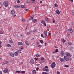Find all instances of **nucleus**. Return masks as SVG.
Masks as SVG:
<instances>
[{
	"label": "nucleus",
	"mask_w": 74,
	"mask_h": 74,
	"mask_svg": "<svg viewBox=\"0 0 74 74\" xmlns=\"http://www.w3.org/2000/svg\"><path fill=\"white\" fill-rule=\"evenodd\" d=\"M55 52H58V49H56Z\"/></svg>",
	"instance_id": "42"
},
{
	"label": "nucleus",
	"mask_w": 74,
	"mask_h": 74,
	"mask_svg": "<svg viewBox=\"0 0 74 74\" xmlns=\"http://www.w3.org/2000/svg\"><path fill=\"white\" fill-rule=\"evenodd\" d=\"M72 13L73 15L74 16V10H73L72 11Z\"/></svg>",
	"instance_id": "35"
},
{
	"label": "nucleus",
	"mask_w": 74,
	"mask_h": 74,
	"mask_svg": "<svg viewBox=\"0 0 74 74\" xmlns=\"http://www.w3.org/2000/svg\"><path fill=\"white\" fill-rule=\"evenodd\" d=\"M54 47H55V48H58V47H57V46H54Z\"/></svg>",
	"instance_id": "57"
},
{
	"label": "nucleus",
	"mask_w": 74,
	"mask_h": 74,
	"mask_svg": "<svg viewBox=\"0 0 74 74\" xmlns=\"http://www.w3.org/2000/svg\"><path fill=\"white\" fill-rule=\"evenodd\" d=\"M40 42L41 43V44H43V41L41 40H40Z\"/></svg>",
	"instance_id": "29"
},
{
	"label": "nucleus",
	"mask_w": 74,
	"mask_h": 74,
	"mask_svg": "<svg viewBox=\"0 0 74 74\" xmlns=\"http://www.w3.org/2000/svg\"><path fill=\"white\" fill-rule=\"evenodd\" d=\"M15 13V12L14 10H12L11 12V14L12 15L14 14Z\"/></svg>",
	"instance_id": "10"
},
{
	"label": "nucleus",
	"mask_w": 74,
	"mask_h": 74,
	"mask_svg": "<svg viewBox=\"0 0 74 74\" xmlns=\"http://www.w3.org/2000/svg\"><path fill=\"white\" fill-rule=\"evenodd\" d=\"M41 60H44V57H42Z\"/></svg>",
	"instance_id": "37"
},
{
	"label": "nucleus",
	"mask_w": 74,
	"mask_h": 74,
	"mask_svg": "<svg viewBox=\"0 0 74 74\" xmlns=\"http://www.w3.org/2000/svg\"><path fill=\"white\" fill-rule=\"evenodd\" d=\"M18 53H17V52H15L14 53V54H15V56H18Z\"/></svg>",
	"instance_id": "27"
},
{
	"label": "nucleus",
	"mask_w": 74,
	"mask_h": 74,
	"mask_svg": "<svg viewBox=\"0 0 74 74\" xmlns=\"http://www.w3.org/2000/svg\"><path fill=\"white\" fill-rule=\"evenodd\" d=\"M26 11H28V9H25Z\"/></svg>",
	"instance_id": "55"
},
{
	"label": "nucleus",
	"mask_w": 74,
	"mask_h": 74,
	"mask_svg": "<svg viewBox=\"0 0 74 74\" xmlns=\"http://www.w3.org/2000/svg\"><path fill=\"white\" fill-rule=\"evenodd\" d=\"M32 22L34 23H35V22H37V20L36 19H34L33 20Z\"/></svg>",
	"instance_id": "21"
},
{
	"label": "nucleus",
	"mask_w": 74,
	"mask_h": 74,
	"mask_svg": "<svg viewBox=\"0 0 74 74\" xmlns=\"http://www.w3.org/2000/svg\"><path fill=\"white\" fill-rule=\"evenodd\" d=\"M62 41L64 43L66 42V40H65V39H62Z\"/></svg>",
	"instance_id": "30"
},
{
	"label": "nucleus",
	"mask_w": 74,
	"mask_h": 74,
	"mask_svg": "<svg viewBox=\"0 0 74 74\" xmlns=\"http://www.w3.org/2000/svg\"><path fill=\"white\" fill-rule=\"evenodd\" d=\"M30 19H33V17H31L30 18Z\"/></svg>",
	"instance_id": "48"
},
{
	"label": "nucleus",
	"mask_w": 74,
	"mask_h": 74,
	"mask_svg": "<svg viewBox=\"0 0 74 74\" xmlns=\"http://www.w3.org/2000/svg\"><path fill=\"white\" fill-rule=\"evenodd\" d=\"M40 3L41 4L42 3V2L41 1H40Z\"/></svg>",
	"instance_id": "64"
},
{
	"label": "nucleus",
	"mask_w": 74,
	"mask_h": 74,
	"mask_svg": "<svg viewBox=\"0 0 74 74\" xmlns=\"http://www.w3.org/2000/svg\"><path fill=\"white\" fill-rule=\"evenodd\" d=\"M22 51V50H18L17 51V52L18 53H21V51Z\"/></svg>",
	"instance_id": "17"
},
{
	"label": "nucleus",
	"mask_w": 74,
	"mask_h": 74,
	"mask_svg": "<svg viewBox=\"0 0 74 74\" xmlns=\"http://www.w3.org/2000/svg\"><path fill=\"white\" fill-rule=\"evenodd\" d=\"M57 74H60V73L59 71H57Z\"/></svg>",
	"instance_id": "60"
},
{
	"label": "nucleus",
	"mask_w": 74,
	"mask_h": 74,
	"mask_svg": "<svg viewBox=\"0 0 74 74\" xmlns=\"http://www.w3.org/2000/svg\"><path fill=\"white\" fill-rule=\"evenodd\" d=\"M55 65H56V63L55 62H53L51 65V67L52 68H54L55 67Z\"/></svg>",
	"instance_id": "3"
},
{
	"label": "nucleus",
	"mask_w": 74,
	"mask_h": 74,
	"mask_svg": "<svg viewBox=\"0 0 74 74\" xmlns=\"http://www.w3.org/2000/svg\"><path fill=\"white\" fill-rule=\"evenodd\" d=\"M43 71H48V69L47 68H43Z\"/></svg>",
	"instance_id": "11"
},
{
	"label": "nucleus",
	"mask_w": 74,
	"mask_h": 74,
	"mask_svg": "<svg viewBox=\"0 0 74 74\" xmlns=\"http://www.w3.org/2000/svg\"><path fill=\"white\" fill-rule=\"evenodd\" d=\"M25 44H26V45H29V43L27 42H25Z\"/></svg>",
	"instance_id": "46"
},
{
	"label": "nucleus",
	"mask_w": 74,
	"mask_h": 74,
	"mask_svg": "<svg viewBox=\"0 0 74 74\" xmlns=\"http://www.w3.org/2000/svg\"><path fill=\"white\" fill-rule=\"evenodd\" d=\"M32 1H33L34 2L35 1V0H31Z\"/></svg>",
	"instance_id": "62"
},
{
	"label": "nucleus",
	"mask_w": 74,
	"mask_h": 74,
	"mask_svg": "<svg viewBox=\"0 0 74 74\" xmlns=\"http://www.w3.org/2000/svg\"><path fill=\"white\" fill-rule=\"evenodd\" d=\"M44 25L45 26H46L47 25V24L45 23H44Z\"/></svg>",
	"instance_id": "52"
},
{
	"label": "nucleus",
	"mask_w": 74,
	"mask_h": 74,
	"mask_svg": "<svg viewBox=\"0 0 74 74\" xmlns=\"http://www.w3.org/2000/svg\"><path fill=\"white\" fill-rule=\"evenodd\" d=\"M9 54L10 56H12V57H14L15 56L14 54H13V53H10Z\"/></svg>",
	"instance_id": "6"
},
{
	"label": "nucleus",
	"mask_w": 74,
	"mask_h": 74,
	"mask_svg": "<svg viewBox=\"0 0 74 74\" xmlns=\"http://www.w3.org/2000/svg\"><path fill=\"white\" fill-rule=\"evenodd\" d=\"M21 7L22 8H25V6L24 5H21Z\"/></svg>",
	"instance_id": "28"
},
{
	"label": "nucleus",
	"mask_w": 74,
	"mask_h": 74,
	"mask_svg": "<svg viewBox=\"0 0 74 74\" xmlns=\"http://www.w3.org/2000/svg\"><path fill=\"white\" fill-rule=\"evenodd\" d=\"M21 49H23V47H21Z\"/></svg>",
	"instance_id": "61"
},
{
	"label": "nucleus",
	"mask_w": 74,
	"mask_h": 74,
	"mask_svg": "<svg viewBox=\"0 0 74 74\" xmlns=\"http://www.w3.org/2000/svg\"><path fill=\"white\" fill-rule=\"evenodd\" d=\"M46 45H47V44L46 43H45V47L46 46Z\"/></svg>",
	"instance_id": "58"
},
{
	"label": "nucleus",
	"mask_w": 74,
	"mask_h": 74,
	"mask_svg": "<svg viewBox=\"0 0 74 74\" xmlns=\"http://www.w3.org/2000/svg\"><path fill=\"white\" fill-rule=\"evenodd\" d=\"M45 69H48V66H46L45 67Z\"/></svg>",
	"instance_id": "47"
},
{
	"label": "nucleus",
	"mask_w": 74,
	"mask_h": 74,
	"mask_svg": "<svg viewBox=\"0 0 74 74\" xmlns=\"http://www.w3.org/2000/svg\"><path fill=\"white\" fill-rule=\"evenodd\" d=\"M20 1L19 0H18L17 1V3H20Z\"/></svg>",
	"instance_id": "39"
},
{
	"label": "nucleus",
	"mask_w": 74,
	"mask_h": 74,
	"mask_svg": "<svg viewBox=\"0 0 74 74\" xmlns=\"http://www.w3.org/2000/svg\"><path fill=\"white\" fill-rule=\"evenodd\" d=\"M68 31L70 33H73V29L71 28H69V29Z\"/></svg>",
	"instance_id": "4"
},
{
	"label": "nucleus",
	"mask_w": 74,
	"mask_h": 74,
	"mask_svg": "<svg viewBox=\"0 0 74 74\" xmlns=\"http://www.w3.org/2000/svg\"><path fill=\"white\" fill-rule=\"evenodd\" d=\"M65 67H69V66L66 65H65Z\"/></svg>",
	"instance_id": "41"
},
{
	"label": "nucleus",
	"mask_w": 74,
	"mask_h": 74,
	"mask_svg": "<svg viewBox=\"0 0 74 74\" xmlns=\"http://www.w3.org/2000/svg\"><path fill=\"white\" fill-rule=\"evenodd\" d=\"M30 33H31V32H27L26 33V34H27V35H29V34H30Z\"/></svg>",
	"instance_id": "22"
},
{
	"label": "nucleus",
	"mask_w": 74,
	"mask_h": 74,
	"mask_svg": "<svg viewBox=\"0 0 74 74\" xmlns=\"http://www.w3.org/2000/svg\"><path fill=\"white\" fill-rule=\"evenodd\" d=\"M18 44L19 45H23V43L21 42H18Z\"/></svg>",
	"instance_id": "16"
},
{
	"label": "nucleus",
	"mask_w": 74,
	"mask_h": 74,
	"mask_svg": "<svg viewBox=\"0 0 74 74\" xmlns=\"http://www.w3.org/2000/svg\"><path fill=\"white\" fill-rule=\"evenodd\" d=\"M67 36H68V37H70V34H68L67 35Z\"/></svg>",
	"instance_id": "50"
},
{
	"label": "nucleus",
	"mask_w": 74,
	"mask_h": 74,
	"mask_svg": "<svg viewBox=\"0 0 74 74\" xmlns=\"http://www.w3.org/2000/svg\"><path fill=\"white\" fill-rule=\"evenodd\" d=\"M62 55V56H64V55H65V53L63 51H62L60 53Z\"/></svg>",
	"instance_id": "5"
},
{
	"label": "nucleus",
	"mask_w": 74,
	"mask_h": 74,
	"mask_svg": "<svg viewBox=\"0 0 74 74\" xmlns=\"http://www.w3.org/2000/svg\"><path fill=\"white\" fill-rule=\"evenodd\" d=\"M68 44H69V45H71L72 44V43H71V42H68Z\"/></svg>",
	"instance_id": "34"
},
{
	"label": "nucleus",
	"mask_w": 74,
	"mask_h": 74,
	"mask_svg": "<svg viewBox=\"0 0 74 74\" xmlns=\"http://www.w3.org/2000/svg\"><path fill=\"white\" fill-rule=\"evenodd\" d=\"M71 25H74L73 23H72L71 24Z\"/></svg>",
	"instance_id": "63"
},
{
	"label": "nucleus",
	"mask_w": 74,
	"mask_h": 74,
	"mask_svg": "<svg viewBox=\"0 0 74 74\" xmlns=\"http://www.w3.org/2000/svg\"><path fill=\"white\" fill-rule=\"evenodd\" d=\"M66 55L67 56H70V53H66Z\"/></svg>",
	"instance_id": "19"
},
{
	"label": "nucleus",
	"mask_w": 74,
	"mask_h": 74,
	"mask_svg": "<svg viewBox=\"0 0 74 74\" xmlns=\"http://www.w3.org/2000/svg\"><path fill=\"white\" fill-rule=\"evenodd\" d=\"M47 33H48L47 32V31H45V32H44L45 35V36H47Z\"/></svg>",
	"instance_id": "14"
},
{
	"label": "nucleus",
	"mask_w": 74,
	"mask_h": 74,
	"mask_svg": "<svg viewBox=\"0 0 74 74\" xmlns=\"http://www.w3.org/2000/svg\"><path fill=\"white\" fill-rule=\"evenodd\" d=\"M21 64H23V62H21Z\"/></svg>",
	"instance_id": "53"
},
{
	"label": "nucleus",
	"mask_w": 74,
	"mask_h": 74,
	"mask_svg": "<svg viewBox=\"0 0 74 74\" xmlns=\"http://www.w3.org/2000/svg\"><path fill=\"white\" fill-rule=\"evenodd\" d=\"M64 58L65 60L66 61H69L70 60V58H69V57L67 56H65L64 57Z\"/></svg>",
	"instance_id": "2"
},
{
	"label": "nucleus",
	"mask_w": 74,
	"mask_h": 74,
	"mask_svg": "<svg viewBox=\"0 0 74 74\" xmlns=\"http://www.w3.org/2000/svg\"><path fill=\"white\" fill-rule=\"evenodd\" d=\"M16 73H21V71H16Z\"/></svg>",
	"instance_id": "25"
},
{
	"label": "nucleus",
	"mask_w": 74,
	"mask_h": 74,
	"mask_svg": "<svg viewBox=\"0 0 74 74\" xmlns=\"http://www.w3.org/2000/svg\"><path fill=\"white\" fill-rule=\"evenodd\" d=\"M60 60L61 62H63L64 61V59L63 58H60Z\"/></svg>",
	"instance_id": "15"
},
{
	"label": "nucleus",
	"mask_w": 74,
	"mask_h": 74,
	"mask_svg": "<svg viewBox=\"0 0 74 74\" xmlns=\"http://www.w3.org/2000/svg\"><path fill=\"white\" fill-rule=\"evenodd\" d=\"M43 74H47V73L46 72H43Z\"/></svg>",
	"instance_id": "51"
},
{
	"label": "nucleus",
	"mask_w": 74,
	"mask_h": 74,
	"mask_svg": "<svg viewBox=\"0 0 74 74\" xmlns=\"http://www.w3.org/2000/svg\"><path fill=\"white\" fill-rule=\"evenodd\" d=\"M38 8V7H37V6L35 8V11L37 10Z\"/></svg>",
	"instance_id": "32"
},
{
	"label": "nucleus",
	"mask_w": 74,
	"mask_h": 74,
	"mask_svg": "<svg viewBox=\"0 0 74 74\" xmlns=\"http://www.w3.org/2000/svg\"><path fill=\"white\" fill-rule=\"evenodd\" d=\"M38 69H39V68H37L36 69V70H37V71H38Z\"/></svg>",
	"instance_id": "45"
},
{
	"label": "nucleus",
	"mask_w": 74,
	"mask_h": 74,
	"mask_svg": "<svg viewBox=\"0 0 74 74\" xmlns=\"http://www.w3.org/2000/svg\"><path fill=\"white\" fill-rule=\"evenodd\" d=\"M9 42L10 44H12V43H13V41H12L11 40H10L9 41Z\"/></svg>",
	"instance_id": "18"
},
{
	"label": "nucleus",
	"mask_w": 74,
	"mask_h": 74,
	"mask_svg": "<svg viewBox=\"0 0 74 74\" xmlns=\"http://www.w3.org/2000/svg\"><path fill=\"white\" fill-rule=\"evenodd\" d=\"M3 72L5 73H8V69H5L4 71Z\"/></svg>",
	"instance_id": "12"
},
{
	"label": "nucleus",
	"mask_w": 74,
	"mask_h": 74,
	"mask_svg": "<svg viewBox=\"0 0 74 74\" xmlns=\"http://www.w3.org/2000/svg\"><path fill=\"white\" fill-rule=\"evenodd\" d=\"M69 1H71V2H73V0H69Z\"/></svg>",
	"instance_id": "56"
},
{
	"label": "nucleus",
	"mask_w": 74,
	"mask_h": 74,
	"mask_svg": "<svg viewBox=\"0 0 74 74\" xmlns=\"http://www.w3.org/2000/svg\"><path fill=\"white\" fill-rule=\"evenodd\" d=\"M41 22L42 23H45V21L43 20H42L41 21Z\"/></svg>",
	"instance_id": "31"
},
{
	"label": "nucleus",
	"mask_w": 74,
	"mask_h": 74,
	"mask_svg": "<svg viewBox=\"0 0 74 74\" xmlns=\"http://www.w3.org/2000/svg\"><path fill=\"white\" fill-rule=\"evenodd\" d=\"M8 2L7 1H5L3 3V4L4 5L5 7H6L8 6Z\"/></svg>",
	"instance_id": "1"
},
{
	"label": "nucleus",
	"mask_w": 74,
	"mask_h": 74,
	"mask_svg": "<svg viewBox=\"0 0 74 74\" xmlns=\"http://www.w3.org/2000/svg\"><path fill=\"white\" fill-rule=\"evenodd\" d=\"M22 21L23 22H25V19H22Z\"/></svg>",
	"instance_id": "43"
},
{
	"label": "nucleus",
	"mask_w": 74,
	"mask_h": 74,
	"mask_svg": "<svg viewBox=\"0 0 74 74\" xmlns=\"http://www.w3.org/2000/svg\"><path fill=\"white\" fill-rule=\"evenodd\" d=\"M32 72L33 73V74H35L36 73V70H33L32 71Z\"/></svg>",
	"instance_id": "24"
},
{
	"label": "nucleus",
	"mask_w": 74,
	"mask_h": 74,
	"mask_svg": "<svg viewBox=\"0 0 74 74\" xmlns=\"http://www.w3.org/2000/svg\"><path fill=\"white\" fill-rule=\"evenodd\" d=\"M21 73H23L25 74V73H26V72L25 71H22L21 72Z\"/></svg>",
	"instance_id": "40"
},
{
	"label": "nucleus",
	"mask_w": 74,
	"mask_h": 74,
	"mask_svg": "<svg viewBox=\"0 0 74 74\" xmlns=\"http://www.w3.org/2000/svg\"><path fill=\"white\" fill-rule=\"evenodd\" d=\"M54 5L56 7H58V4L56 3Z\"/></svg>",
	"instance_id": "38"
},
{
	"label": "nucleus",
	"mask_w": 74,
	"mask_h": 74,
	"mask_svg": "<svg viewBox=\"0 0 74 74\" xmlns=\"http://www.w3.org/2000/svg\"><path fill=\"white\" fill-rule=\"evenodd\" d=\"M53 23H55V19H53Z\"/></svg>",
	"instance_id": "36"
},
{
	"label": "nucleus",
	"mask_w": 74,
	"mask_h": 74,
	"mask_svg": "<svg viewBox=\"0 0 74 74\" xmlns=\"http://www.w3.org/2000/svg\"><path fill=\"white\" fill-rule=\"evenodd\" d=\"M5 63L6 64H8V61H6Z\"/></svg>",
	"instance_id": "49"
},
{
	"label": "nucleus",
	"mask_w": 74,
	"mask_h": 74,
	"mask_svg": "<svg viewBox=\"0 0 74 74\" xmlns=\"http://www.w3.org/2000/svg\"><path fill=\"white\" fill-rule=\"evenodd\" d=\"M14 7L16 8H20V6L18 5H16L14 6Z\"/></svg>",
	"instance_id": "8"
},
{
	"label": "nucleus",
	"mask_w": 74,
	"mask_h": 74,
	"mask_svg": "<svg viewBox=\"0 0 74 74\" xmlns=\"http://www.w3.org/2000/svg\"><path fill=\"white\" fill-rule=\"evenodd\" d=\"M56 14L58 15H60V12L59 11V10L57 9L56 11Z\"/></svg>",
	"instance_id": "7"
},
{
	"label": "nucleus",
	"mask_w": 74,
	"mask_h": 74,
	"mask_svg": "<svg viewBox=\"0 0 74 74\" xmlns=\"http://www.w3.org/2000/svg\"><path fill=\"white\" fill-rule=\"evenodd\" d=\"M45 21H47V22H49V19L47 17H46L45 18Z\"/></svg>",
	"instance_id": "9"
},
{
	"label": "nucleus",
	"mask_w": 74,
	"mask_h": 74,
	"mask_svg": "<svg viewBox=\"0 0 74 74\" xmlns=\"http://www.w3.org/2000/svg\"><path fill=\"white\" fill-rule=\"evenodd\" d=\"M26 1L27 3H29V1L28 0H27Z\"/></svg>",
	"instance_id": "54"
},
{
	"label": "nucleus",
	"mask_w": 74,
	"mask_h": 74,
	"mask_svg": "<svg viewBox=\"0 0 74 74\" xmlns=\"http://www.w3.org/2000/svg\"><path fill=\"white\" fill-rule=\"evenodd\" d=\"M0 34H3V32L2 31H0Z\"/></svg>",
	"instance_id": "26"
},
{
	"label": "nucleus",
	"mask_w": 74,
	"mask_h": 74,
	"mask_svg": "<svg viewBox=\"0 0 74 74\" xmlns=\"http://www.w3.org/2000/svg\"><path fill=\"white\" fill-rule=\"evenodd\" d=\"M2 72L1 71H0V74H2Z\"/></svg>",
	"instance_id": "59"
},
{
	"label": "nucleus",
	"mask_w": 74,
	"mask_h": 74,
	"mask_svg": "<svg viewBox=\"0 0 74 74\" xmlns=\"http://www.w3.org/2000/svg\"><path fill=\"white\" fill-rule=\"evenodd\" d=\"M35 56H36V57H38V56H40V54H35Z\"/></svg>",
	"instance_id": "23"
},
{
	"label": "nucleus",
	"mask_w": 74,
	"mask_h": 74,
	"mask_svg": "<svg viewBox=\"0 0 74 74\" xmlns=\"http://www.w3.org/2000/svg\"><path fill=\"white\" fill-rule=\"evenodd\" d=\"M30 62L31 63H32V64H33V63H34V60H33V59L31 60Z\"/></svg>",
	"instance_id": "13"
},
{
	"label": "nucleus",
	"mask_w": 74,
	"mask_h": 74,
	"mask_svg": "<svg viewBox=\"0 0 74 74\" xmlns=\"http://www.w3.org/2000/svg\"><path fill=\"white\" fill-rule=\"evenodd\" d=\"M38 47L39 48H41V46L40 45H38Z\"/></svg>",
	"instance_id": "33"
},
{
	"label": "nucleus",
	"mask_w": 74,
	"mask_h": 74,
	"mask_svg": "<svg viewBox=\"0 0 74 74\" xmlns=\"http://www.w3.org/2000/svg\"><path fill=\"white\" fill-rule=\"evenodd\" d=\"M6 46H7V47H11V45L10 44H8Z\"/></svg>",
	"instance_id": "20"
},
{
	"label": "nucleus",
	"mask_w": 74,
	"mask_h": 74,
	"mask_svg": "<svg viewBox=\"0 0 74 74\" xmlns=\"http://www.w3.org/2000/svg\"><path fill=\"white\" fill-rule=\"evenodd\" d=\"M41 36L42 37H44V35H43V34H42L41 35Z\"/></svg>",
	"instance_id": "44"
}]
</instances>
